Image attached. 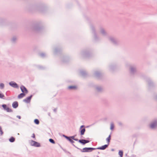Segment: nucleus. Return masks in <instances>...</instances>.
Returning <instances> with one entry per match:
<instances>
[{
  "instance_id": "nucleus-1",
  "label": "nucleus",
  "mask_w": 157,
  "mask_h": 157,
  "mask_svg": "<svg viewBox=\"0 0 157 157\" xmlns=\"http://www.w3.org/2000/svg\"><path fill=\"white\" fill-rule=\"evenodd\" d=\"M95 148L91 147H85L81 150V151L82 152H88L91 151H92L95 149Z\"/></svg>"
},
{
  "instance_id": "nucleus-2",
  "label": "nucleus",
  "mask_w": 157,
  "mask_h": 157,
  "mask_svg": "<svg viewBox=\"0 0 157 157\" xmlns=\"http://www.w3.org/2000/svg\"><path fill=\"white\" fill-rule=\"evenodd\" d=\"M31 144L32 145L34 146L37 147L40 146V144L39 143L33 140L31 141Z\"/></svg>"
},
{
  "instance_id": "nucleus-3",
  "label": "nucleus",
  "mask_w": 157,
  "mask_h": 157,
  "mask_svg": "<svg viewBox=\"0 0 157 157\" xmlns=\"http://www.w3.org/2000/svg\"><path fill=\"white\" fill-rule=\"evenodd\" d=\"M21 89L23 93L27 94L28 93V91L26 88L23 86H22L21 87Z\"/></svg>"
},
{
  "instance_id": "nucleus-4",
  "label": "nucleus",
  "mask_w": 157,
  "mask_h": 157,
  "mask_svg": "<svg viewBox=\"0 0 157 157\" xmlns=\"http://www.w3.org/2000/svg\"><path fill=\"white\" fill-rule=\"evenodd\" d=\"M10 85L12 86L14 88H18V86L14 82H10Z\"/></svg>"
},
{
  "instance_id": "nucleus-5",
  "label": "nucleus",
  "mask_w": 157,
  "mask_h": 157,
  "mask_svg": "<svg viewBox=\"0 0 157 157\" xmlns=\"http://www.w3.org/2000/svg\"><path fill=\"white\" fill-rule=\"evenodd\" d=\"M32 97V95L27 97L26 99L24 100V101L26 103H29L30 102L31 98Z\"/></svg>"
},
{
  "instance_id": "nucleus-6",
  "label": "nucleus",
  "mask_w": 157,
  "mask_h": 157,
  "mask_svg": "<svg viewBox=\"0 0 157 157\" xmlns=\"http://www.w3.org/2000/svg\"><path fill=\"white\" fill-rule=\"evenodd\" d=\"M89 142V141L86 140H79V142L80 143L82 144H85L87 143H88Z\"/></svg>"
},
{
  "instance_id": "nucleus-7",
  "label": "nucleus",
  "mask_w": 157,
  "mask_h": 157,
  "mask_svg": "<svg viewBox=\"0 0 157 157\" xmlns=\"http://www.w3.org/2000/svg\"><path fill=\"white\" fill-rule=\"evenodd\" d=\"M157 125V122H155L152 123L150 125V127L152 128H154L156 127Z\"/></svg>"
},
{
  "instance_id": "nucleus-8",
  "label": "nucleus",
  "mask_w": 157,
  "mask_h": 157,
  "mask_svg": "<svg viewBox=\"0 0 157 157\" xmlns=\"http://www.w3.org/2000/svg\"><path fill=\"white\" fill-rule=\"evenodd\" d=\"M2 106L3 108L6 110L8 112H10L11 111V110L8 107H7L6 105H2Z\"/></svg>"
},
{
  "instance_id": "nucleus-9",
  "label": "nucleus",
  "mask_w": 157,
  "mask_h": 157,
  "mask_svg": "<svg viewBox=\"0 0 157 157\" xmlns=\"http://www.w3.org/2000/svg\"><path fill=\"white\" fill-rule=\"evenodd\" d=\"M108 144H105L104 145L102 146L101 147H98V149L100 150H104L108 147Z\"/></svg>"
},
{
  "instance_id": "nucleus-10",
  "label": "nucleus",
  "mask_w": 157,
  "mask_h": 157,
  "mask_svg": "<svg viewBox=\"0 0 157 157\" xmlns=\"http://www.w3.org/2000/svg\"><path fill=\"white\" fill-rule=\"evenodd\" d=\"M18 106V103L17 101L14 102L12 104V106L14 108H16Z\"/></svg>"
},
{
  "instance_id": "nucleus-11",
  "label": "nucleus",
  "mask_w": 157,
  "mask_h": 157,
  "mask_svg": "<svg viewBox=\"0 0 157 157\" xmlns=\"http://www.w3.org/2000/svg\"><path fill=\"white\" fill-rule=\"evenodd\" d=\"M76 88L77 87L75 86H70L68 87V89L70 90L76 89Z\"/></svg>"
},
{
  "instance_id": "nucleus-12",
  "label": "nucleus",
  "mask_w": 157,
  "mask_h": 157,
  "mask_svg": "<svg viewBox=\"0 0 157 157\" xmlns=\"http://www.w3.org/2000/svg\"><path fill=\"white\" fill-rule=\"evenodd\" d=\"M25 95V94L24 93H21L18 95V98H21L24 97Z\"/></svg>"
},
{
  "instance_id": "nucleus-13",
  "label": "nucleus",
  "mask_w": 157,
  "mask_h": 157,
  "mask_svg": "<svg viewBox=\"0 0 157 157\" xmlns=\"http://www.w3.org/2000/svg\"><path fill=\"white\" fill-rule=\"evenodd\" d=\"M111 139V135H109L108 137L106 139V140L108 143V144L109 145Z\"/></svg>"
},
{
  "instance_id": "nucleus-14",
  "label": "nucleus",
  "mask_w": 157,
  "mask_h": 157,
  "mask_svg": "<svg viewBox=\"0 0 157 157\" xmlns=\"http://www.w3.org/2000/svg\"><path fill=\"white\" fill-rule=\"evenodd\" d=\"M85 131V128H83L81 130V131H80L81 135H83L84 134Z\"/></svg>"
},
{
  "instance_id": "nucleus-15",
  "label": "nucleus",
  "mask_w": 157,
  "mask_h": 157,
  "mask_svg": "<svg viewBox=\"0 0 157 157\" xmlns=\"http://www.w3.org/2000/svg\"><path fill=\"white\" fill-rule=\"evenodd\" d=\"M119 155L120 156V157H123V152L122 151H119Z\"/></svg>"
},
{
  "instance_id": "nucleus-16",
  "label": "nucleus",
  "mask_w": 157,
  "mask_h": 157,
  "mask_svg": "<svg viewBox=\"0 0 157 157\" xmlns=\"http://www.w3.org/2000/svg\"><path fill=\"white\" fill-rule=\"evenodd\" d=\"M15 140V138L13 137H11L9 139V141L11 142H13Z\"/></svg>"
},
{
  "instance_id": "nucleus-17",
  "label": "nucleus",
  "mask_w": 157,
  "mask_h": 157,
  "mask_svg": "<svg viewBox=\"0 0 157 157\" xmlns=\"http://www.w3.org/2000/svg\"><path fill=\"white\" fill-rule=\"evenodd\" d=\"M34 122L35 124H39V121L37 119H35L34 121Z\"/></svg>"
},
{
  "instance_id": "nucleus-18",
  "label": "nucleus",
  "mask_w": 157,
  "mask_h": 157,
  "mask_svg": "<svg viewBox=\"0 0 157 157\" xmlns=\"http://www.w3.org/2000/svg\"><path fill=\"white\" fill-rule=\"evenodd\" d=\"M49 141L51 143L53 144H55V142L54 141L53 139H49Z\"/></svg>"
},
{
  "instance_id": "nucleus-19",
  "label": "nucleus",
  "mask_w": 157,
  "mask_h": 157,
  "mask_svg": "<svg viewBox=\"0 0 157 157\" xmlns=\"http://www.w3.org/2000/svg\"><path fill=\"white\" fill-rule=\"evenodd\" d=\"M114 128V125L113 124H111L110 125V129L111 130H113Z\"/></svg>"
},
{
  "instance_id": "nucleus-20",
  "label": "nucleus",
  "mask_w": 157,
  "mask_h": 157,
  "mask_svg": "<svg viewBox=\"0 0 157 157\" xmlns=\"http://www.w3.org/2000/svg\"><path fill=\"white\" fill-rule=\"evenodd\" d=\"M4 84L3 83H1L0 85V87L2 89L4 88Z\"/></svg>"
},
{
  "instance_id": "nucleus-21",
  "label": "nucleus",
  "mask_w": 157,
  "mask_h": 157,
  "mask_svg": "<svg viewBox=\"0 0 157 157\" xmlns=\"http://www.w3.org/2000/svg\"><path fill=\"white\" fill-rule=\"evenodd\" d=\"M3 133V132H2V128L1 127H0V134L1 135H2Z\"/></svg>"
},
{
  "instance_id": "nucleus-22",
  "label": "nucleus",
  "mask_w": 157,
  "mask_h": 157,
  "mask_svg": "<svg viewBox=\"0 0 157 157\" xmlns=\"http://www.w3.org/2000/svg\"><path fill=\"white\" fill-rule=\"evenodd\" d=\"M66 138H67L68 140H69L70 142H72L73 141L72 140L70 137H67L66 136Z\"/></svg>"
},
{
  "instance_id": "nucleus-23",
  "label": "nucleus",
  "mask_w": 157,
  "mask_h": 157,
  "mask_svg": "<svg viewBox=\"0 0 157 157\" xmlns=\"http://www.w3.org/2000/svg\"><path fill=\"white\" fill-rule=\"evenodd\" d=\"M4 96V95L3 94L0 93V98H3Z\"/></svg>"
},
{
  "instance_id": "nucleus-24",
  "label": "nucleus",
  "mask_w": 157,
  "mask_h": 157,
  "mask_svg": "<svg viewBox=\"0 0 157 157\" xmlns=\"http://www.w3.org/2000/svg\"><path fill=\"white\" fill-rule=\"evenodd\" d=\"M17 117H18L19 119H20L21 118V117L19 116H17Z\"/></svg>"
},
{
  "instance_id": "nucleus-25",
  "label": "nucleus",
  "mask_w": 157,
  "mask_h": 157,
  "mask_svg": "<svg viewBox=\"0 0 157 157\" xmlns=\"http://www.w3.org/2000/svg\"><path fill=\"white\" fill-rule=\"evenodd\" d=\"M32 137H33L34 138H35V134H33Z\"/></svg>"
},
{
  "instance_id": "nucleus-26",
  "label": "nucleus",
  "mask_w": 157,
  "mask_h": 157,
  "mask_svg": "<svg viewBox=\"0 0 157 157\" xmlns=\"http://www.w3.org/2000/svg\"><path fill=\"white\" fill-rule=\"evenodd\" d=\"M84 127V126H83V125H82V126H81L80 128H82V127Z\"/></svg>"
},
{
  "instance_id": "nucleus-27",
  "label": "nucleus",
  "mask_w": 157,
  "mask_h": 157,
  "mask_svg": "<svg viewBox=\"0 0 157 157\" xmlns=\"http://www.w3.org/2000/svg\"><path fill=\"white\" fill-rule=\"evenodd\" d=\"M71 138L73 139H74V137L73 136H72V137H71Z\"/></svg>"
}]
</instances>
